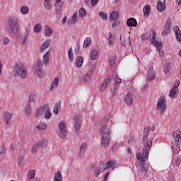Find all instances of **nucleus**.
<instances>
[{
    "mask_svg": "<svg viewBox=\"0 0 181 181\" xmlns=\"http://www.w3.org/2000/svg\"><path fill=\"white\" fill-rule=\"evenodd\" d=\"M74 54H73V48H69L68 51V59L70 62H73V59H74Z\"/></svg>",
    "mask_w": 181,
    "mask_h": 181,
    "instance_id": "nucleus-45",
    "label": "nucleus"
},
{
    "mask_svg": "<svg viewBox=\"0 0 181 181\" xmlns=\"http://www.w3.org/2000/svg\"><path fill=\"white\" fill-rule=\"evenodd\" d=\"M44 6L47 11L52 9V3L51 1H44Z\"/></svg>",
    "mask_w": 181,
    "mask_h": 181,
    "instance_id": "nucleus-51",
    "label": "nucleus"
},
{
    "mask_svg": "<svg viewBox=\"0 0 181 181\" xmlns=\"http://www.w3.org/2000/svg\"><path fill=\"white\" fill-rule=\"evenodd\" d=\"M77 21H78V17L77 16V13H74L73 14L71 19L68 21V25H75Z\"/></svg>",
    "mask_w": 181,
    "mask_h": 181,
    "instance_id": "nucleus-34",
    "label": "nucleus"
},
{
    "mask_svg": "<svg viewBox=\"0 0 181 181\" xmlns=\"http://www.w3.org/2000/svg\"><path fill=\"white\" fill-rule=\"evenodd\" d=\"M172 18H168L164 25V30L162 32L163 36H166L170 33L172 30Z\"/></svg>",
    "mask_w": 181,
    "mask_h": 181,
    "instance_id": "nucleus-11",
    "label": "nucleus"
},
{
    "mask_svg": "<svg viewBox=\"0 0 181 181\" xmlns=\"http://www.w3.org/2000/svg\"><path fill=\"white\" fill-rule=\"evenodd\" d=\"M87 15V11H86V8L83 7L81 8L78 11V16L79 18H84Z\"/></svg>",
    "mask_w": 181,
    "mask_h": 181,
    "instance_id": "nucleus-44",
    "label": "nucleus"
},
{
    "mask_svg": "<svg viewBox=\"0 0 181 181\" xmlns=\"http://www.w3.org/2000/svg\"><path fill=\"white\" fill-rule=\"evenodd\" d=\"M121 45L125 47L127 45H130L131 46V41L129 40V37L128 38H125L120 36Z\"/></svg>",
    "mask_w": 181,
    "mask_h": 181,
    "instance_id": "nucleus-38",
    "label": "nucleus"
},
{
    "mask_svg": "<svg viewBox=\"0 0 181 181\" xmlns=\"http://www.w3.org/2000/svg\"><path fill=\"white\" fill-rule=\"evenodd\" d=\"M111 119V115H105L101 120L100 122L102 124V127L100 129V134L102 136V142L101 146L102 148H107L110 145V142L111 141V134H112V131H111V128L108 127V125L105 124H108V121Z\"/></svg>",
    "mask_w": 181,
    "mask_h": 181,
    "instance_id": "nucleus-1",
    "label": "nucleus"
},
{
    "mask_svg": "<svg viewBox=\"0 0 181 181\" xmlns=\"http://www.w3.org/2000/svg\"><path fill=\"white\" fill-rule=\"evenodd\" d=\"M59 86V77H57L54 79L52 84L51 85L50 90H54L56 87Z\"/></svg>",
    "mask_w": 181,
    "mask_h": 181,
    "instance_id": "nucleus-42",
    "label": "nucleus"
},
{
    "mask_svg": "<svg viewBox=\"0 0 181 181\" xmlns=\"http://www.w3.org/2000/svg\"><path fill=\"white\" fill-rule=\"evenodd\" d=\"M87 151V143H83L79 148V156H83Z\"/></svg>",
    "mask_w": 181,
    "mask_h": 181,
    "instance_id": "nucleus-26",
    "label": "nucleus"
},
{
    "mask_svg": "<svg viewBox=\"0 0 181 181\" xmlns=\"http://www.w3.org/2000/svg\"><path fill=\"white\" fill-rule=\"evenodd\" d=\"M24 112L26 117H30L32 115V105L30 103H27L24 107Z\"/></svg>",
    "mask_w": 181,
    "mask_h": 181,
    "instance_id": "nucleus-20",
    "label": "nucleus"
},
{
    "mask_svg": "<svg viewBox=\"0 0 181 181\" xmlns=\"http://www.w3.org/2000/svg\"><path fill=\"white\" fill-rule=\"evenodd\" d=\"M172 151L173 153H179L180 152V144H176L175 146H172Z\"/></svg>",
    "mask_w": 181,
    "mask_h": 181,
    "instance_id": "nucleus-48",
    "label": "nucleus"
},
{
    "mask_svg": "<svg viewBox=\"0 0 181 181\" xmlns=\"http://www.w3.org/2000/svg\"><path fill=\"white\" fill-rule=\"evenodd\" d=\"M42 60L37 59L33 66L34 74L40 78H42V77H44L45 76V71L42 69Z\"/></svg>",
    "mask_w": 181,
    "mask_h": 181,
    "instance_id": "nucleus-5",
    "label": "nucleus"
},
{
    "mask_svg": "<svg viewBox=\"0 0 181 181\" xmlns=\"http://www.w3.org/2000/svg\"><path fill=\"white\" fill-rule=\"evenodd\" d=\"M45 35L47 37H50L52 35H53V30L50 26L46 25L45 28Z\"/></svg>",
    "mask_w": 181,
    "mask_h": 181,
    "instance_id": "nucleus-29",
    "label": "nucleus"
},
{
    "mask_svg": "<svg viewBox=\"0 0 181 181\" xmlns=\"http://www.w3.org/2000/svg\"><path fill=\"white\" fill-rule=\"evenodd\" d=\"M62 105V102H57L56 104H55V106L54 107V110H53V112L55 115H57V114H59V108H60V105Z\"/></svg>",
    "mask_w": 181,
    "mask_h": 181,
    "instance_id": "nucleus-43",
    "label": "nucleus"
},
{
    "mask_svg": "<svg viewBox=\"0 0 181 181\" xmlns=\"http://www.w3.org/2000/svg\"><path fill=\"white\" fill-rule=\"evenodd\" d=\"M90 57L91 60H96L97 57H98V51L95 49H93L90 52Z\"/></svg>",
    "mask_w": 181,
    "mask_h": 181,
    "instance_id": "nucleus-31",
    "label": "nucleus"
},
{
    "mask_svg": "<svg viewBox=\"0 0 181 181\" xmlns=\"http://www.w3.org/2000/svg\"><path fill=\"white\" fill-rule=\"evenodd\" d=\"M151 42L153 46H155L158 52H159L160 57H163V56H165V52L163 51L160 52L162 50V49H160V47H162V42H159L156 40V32H155V30H153V35L151 39Z\"/></svg>",
    "mask_w": 181,
    "mask_h": 181,
    "instance_id": "nucleus-6",
    "label": "nucleus"
},
{
    "mask_svg": "<svg viewBox=\"0 0 181 181\" xmlns=\"http://www.w3.org/2000/svg\"><path fill=\"white\" fill-rule=\"evenodd\" d=\"M50 46V41L46 40L42 45L40 46V52H42Z\"/></svg>",
    "mask_w": 181,
    "mask_h": 181,
    "instance_id": "nucleus-33",
    "label": "nucleus"
},
{
    "mask_svg": "<svg viewBox=\"0 0 181 181\" xmlns=\"http://www.w3.org/2000/svg\"><path fill=\"white\" fill-rule=\"evenodd\" d=\"M91 169L95 172V177H98V176H100V175H101V173H103V171L101 170V169H100V168H98L95 165L92 166Z\"/></svg>",
    "mask_w": 181,
    "mask_h": 181,
    "instance_id": "nucleus-36",
    "label": "nucleus"
},
{
    "mask_svg": "<svg viewBox=\"0 0 181 181\" xmlns=\"http://www.w3.org/2000/svg\"><path fill=\"white\" fill-rule=\"evenodd\" d=\"M94 70H95V64H93L90 65V70L83 76L84 83H90L91 81V76H93Z\"/></svg>",
    "mask_w": 181,
    "mask_h": 181,
    "instance_id": "nucleus-12",
    "label": "nucleus"
},
{
    "mask_svg": "<svg viewBox=\"0 0 181 181\" xmlns=\"http://www.w3.org/2000/svg\"><path fill=\"white\" fill-rule=\"evenodd\" d=\"M174 33L175 34V37L177 42H181V31L179 27L176 26L173 28Z\"/></svg>",
    "mask_w": 181,
    "mask_h": 181,
    "instance_id": "nucleus-27",
    "label": "nucleus"
},
{
    "mask_svg": "<svg viewBox=\"0 0 181 181\" xmlns=\"http://www.w3.org/2000/svg\"><path fill=\"white\" fill-rule=\"evenodd\" d=\"M76 47L74 49L75 54H78V52H80V45L76 44Z\"/></svg>",
    "mask_w": 181,
    "mask_h": 181,
    "instance_id": "nucleus-60",
    "label": "nucleus"
},
{
    "mask_svg": "<svg viewBox=\"0 0 181 181\" xmlns=\"http://www.w3.org/2000/svg\"><path fill=\"white\" fill-rule=\"evenodd\" d=\"M151 33H147L146 34L141 35V39L142 40H148V39H151Z\"/></svg>",
    "mask_w": 181,
    "mask_h": 181,
    "instance_id": "nucleus-54",
    "label": "nucleus"
},
{
    "mask_svg": "<svg viewBox=\"0 0 181 181\" xmlns=\"http://www.w3.org/2000/svg\"><path fill=\"white\" fill-rule=\"evenodd\" d=\"M53 181H63V175L62 172L58 170L54 175Z\"/></svg>",
    "mask_w": 181,
    "mask_h": 181,
    "instance_id": "nucleus-30",
    "label": "nucleus"
},
{
    "mask_svg": "<svg viewBox=\"0 0 181 181\" xmlns=\"http://www.w3.org/2000/svg\"><path fill=\"white\" fill-rule=\"evenodd\" d=\"M118 18H119V14L117 11H113L110 15V21H118Z\"/></svg>",
    "mask_w": 181,
    "mask_h": 181,
    "instance_id": "nucleus-37",
    "label": "nucleus"
},
{
    "mask_svg": "<svg viewBox=\"0 0 181 181\" xmlns=\"http://www.w3.org/2000/svg\"><path fill=\"white\" fill-rule=\"evenodd\" d=\"M152 146V139H149L148 141L146 143L144 146L142 148V151L137 154V160L140 162V169L141 173L146 176V173H148V167L145 165V162L148 160V158L149 157V148Z\"/></svg>",
    "mask_w": 181,
    "mask_h": 181,
    "instance_id": "nucleus-2",
    "label": "nucleus"
},
{
    "mask_svg": "<svg viewBox=\"0 0 181 181\" xmlns=\"http://www.w3.org/2000/svg\"><path fill=\"white\" fill-rule=\"evenodd\" d=\"M179 86H180V81L176 80L174 83L173 89L176 90Z\"/></svg>",
    "mask_w": 181,
    "mask_h": 181,
    "instance_id": "nucleus-56",
    "label": "nucleus"
},
{
    "mask_svg": "<svg viewBox=\"0 0 181 181\" xmlns=\"http://www.w3.org/2000/svg\"><path fill=\"white\" fill-rule=\"evenodd\" d=\"M20 11L23 15H26V13H29V7L27 6H23L20 8Z\"/></svg>",
    "mask_w": 181,
    "mask_h": 181,
    "instance_id": "nucleus-47",
    "label": "nucleus"
},
{
    "mask_svg": "<svg viewBox=\"0 0 181 181\" xmlns=\"http://www.w3.org/2000/svg\"><path fill=\"white\" fill-rule=\"evenodd\" d=\"M143 12L144 16H149L151 15V6L149 5H146L143 8Z\"/></svg>",
    "mask_w": 181,
    "mask_h": 181,
    "instance_id": "nucleus-35",
    "label": "nucleus"
},
{
    "mask_svg": "<svg viewBox=\"0 0 181 181\" xmlns=\"http://www.w3.org/2000/svg\"><path fill=\"white\" fill-rule=\"evenodd\" d=\"M119 23H120V22L118 21V20L114 21V22L112 25V28H118V26H119Z\"/></svg>",
    "mask_w": 181,
    "mask_h": 181,
    "instance_id": "nucleus-58",
    "label": "nucleus"
},
{
    "mask_svg": "<svg viewBox=\"0 0 181 181\" xmlns=\"http://www.w3.org/2000/svg\"><path fill=\"white\" fill-rule=\"evenodd\" d=\"M90 45H91V38L86 37L83 42V47H84V48L88 47V46H90Z\"/></svg>",
    "mask_w": 181,
    "mask_h": 181,
    "instance_id": "nucleus-49",
    "label": "nucleus"
},
{
    "mask_svg": "<svg viewBox=\"0 0 181 181\" xmlns=\"http://www.w3.org/2000/svg\"><path fill=\"white\" fill-rule=\"evenodd\" d=\"M150 132H151V127H146V128H144V131L143 132L144 135H143L142 142L146 141Z\"/></svg>",
    "mask_w": 181,
    "mask_h": 181,
    "instance_id": "nucleus-24",
    "label": "nucleus"
},
{
    "mask_svg": "<svg viewBox=\"0 0 181 181\" xmlns=\"http://www.w3.org/2000/svg\"><path fill=\"white\" fill-rule=\"evenodd\" d=\"M177 92L176 89L171 88L169 92L170 98H176Z\"/></svg>",
    "mask_w": 181,
    "mask_h": 181,
    "instance_id": "nucleus-46",
    "label": "nucleus"
},
{
    "mask_svg": "<svg viewBox=\"0 0 181 181\" xmlns=\"http://www.w3.org/2000/svg\"><path fill=\"white\" fill-rule=\"evenodd\" d=\"M8 43H9V39L8 37L4 38V40H3V45L4 46H6V45H8Z\"/></svg>",
    "mask_w": 181,
    "mask_h": 181,
    "instance_id": "nucleus-59",
    "label": "nucleus"
},
{
    "mask_svg": "<svg viewBox=\"0 0 181 181\" xmlns=\"http://www.w3.org/2000/svg\"><path fill=\"white\" fill-rule=\"evenodd\" d=\"M155 72L153 71V67L149 68L148 71V81H152V80H155Z\"/></svg>",
    "mask_w": 181,
    "mask_h": 181,
    "instance_id": "nucleus-25",
    "label": "nucleus"
},
{
    "mask_svg": "<svg viewBox=\"0 0 181 181\" xmlns=\"http://www.w3.org/2000/svg\"><path fill=\"white\" fill-rule=\"evenodd\" d=\"M36 129H39V131H45L46 128H47V124L45 122H40L38 125L35 127Z\"/></svg>",
    "mask_w": 181,
    "mask_h": 181,
    "instance_id": "nucleus-40",
    "label": "nucleus"
},
{
    "mask_svg": "<svg viewBox=\"0 0 181 181\" xmlns=\"http://www.w3.org/2000/svg\"><path fill=\"white\" fill-rule=\"evenodd\" d=\"M99 16L102 18L103 21H107L108 19V15H107L106 13L103 11L99 13Z\"/></svg>",
    "mask_w": 181,
    "mask_h": 181,
    "instance_id": "nucleus-53",
    "label": "nucleus"
},
{
    "mask_svg": "<svg viewBox=\"0 0 181 181\" xmlns=\"http://www.w3.org/2000/svg\"><path fill=\"white\" fill-rule=\"evenodd\" d=\"M110 175V173L107 172L103 177V181H107L108 176Z\"/></svg>",
    "mask_w": 181,
    "mask_h": 181,
    "instance_id": "nucleus-61",
    "label": "nucleus"
},
{
    "mask_svg": "<svg viewBox=\"0 0 181 181\" xmlns=\"http://www.w3.org/2000/svg\"><path fill=\"white\" fill-rule=\"evenodd\" d=\"M173 138L175 141L176 145H180L181 144V136L180 130H177L173 133Z\"/></svg>",
    "mask_w": 181,
    "mask_h": 181,
    "instance_id": "nucleus-17",
    "label": "nucleus"
},
{
    "mask_svg": "<svg viewBox=\"0 0 181 181\" xmlns=\"http://www.w3.org/2000/svg\"><path fill=\"white\" fill-rule=\"evenodd\" d=\"M14 72L20 78H26L28 77V70L22 63H16Z\"/></svg>",
    "mask_w": 181,
    "mask_h": 181,
    "instance_id": "nucleus-4",
    "label": "nucleus"
},
{
    "mask_svg": "<svg viewBox=\"0 0 181 181\" xmlns=\"http://www.w3.org/2000/svg\"><path fill=\"white\" fill-rule=\"evenodd\" d=\"M35 33H39L42 30V25L40 24H35L33 27Z\"/></svg>",
    "mask_w": 181,
    "mask_h": 181,
    "instance_id": "nucleus-50",
    "label": "nucleus"
},
{
    "mask_svg": "<svg viewBox=\"0 0 181 181\" xmlns=\"http://www.w3.org/2000/svg\"><path fill=\"white\" fill-rule=\"evenodd\" d=\"M98 2V0H90V4L92 6H95V5H97Z\"/></svg>",
    "mask_w": 181,
    "mask_h": 181,
    "instance_id": "nucleus-62",
    "label": "nucleus"
},
{
    "mask_svg": "<svg viewBox=\"0 0 181 181\" xmlns=\"http://www.w3.org/2000/svg\"><path fill=\"white\" fill-rule=\"evenodd\" d=\"M157 10L158 12H163L165 9H166V6H165V4L162 3V1L159 0L157 2V6H156Z\"/></svg>",
    "mask_w": 181,
    "mask_h": 181,
    "instance_id": "nucleus-28",
    "label": "nucleus"
},
{
    "mask_svg": "<svg viewBox=\"0 0 181 181\" xmlns=\"http://www.w3.org/2000/svg\"><path fill=\"white\" fill-rule=\"evenodd\" d=\"M6 30L8 33L18 34L19 32V20L15 16L8 18Z\"/></svg>",
    "mask_w": 181,
    "mask_h": 181,
    "instance_id": "nucleus-3",
    "label": "nucleus"
},
{
    "mask_svg": "<svg viewBox=\"0 0 181 181\" xmlns=\"http://www.w3.org/2000/svg\"><path fill=\"white\" fill-rule=\"evenodd\" d=\"M111 80H112V76H107L105 79L104 83L100 85L101 91H104V90H105V88H107V87L110 86V83H111Z\"/></svg>",
    "mask_w": 181,
    "mask_h": 181,
    "instance_id": "nucleus-16",
    "label": "nucleus"
},
{
    "mask_svg": "<svg viewBox=\"0 0 181 181\" xmlns=\"http://www.w3.org/2000/svg\"><path fill=\"white\" fill-rule=\"evenodd\" d=\"M115 166H117V162L114 160H108L102 167V169L103 170H107V169H111V168H114Z\"/></svg>",
    "mask_w": 181,
    "mask_h": 181,
    "instance_id": "nucleus-14",
    "label": "nucleus"
},
{
    "mask_svg": "<svg viewBox=\"0 0 181 181\" xmlns=\"http://www.w3.org/2000/svg\"><path fill=\"white\" fill-rule=\"evenodd\" d=\"M179 165H180V158H177L175 160V165L179 166Z\"/></svg>",
    "mask_w": 181,
    "mask_h": 181,
    "instance_id": "nucleus-64",
    "label": "nucleus"
},
{
    "mask_svg": "<svg viewBox=\"0 0 181 181\" xmlns=\"http://www.w3.org/2000/svg\"><path fill=\"white\" fill-rule=\"evenodd\" d=\"M50 56V52L47 51L45 54L43 55V64L45 66H47V63H49V57Z\"/></svg>",
    "mask_w": 181,
    "mask_h": 181,
    "instance_id": "nucleus-41",
    "label": "nucleus"
},
{
    "mask_svg": "<svg viewBox=\"0 0 181 181\" xmlns=\"http://www.w3.org/2000/svg\"><path fill=\"white\" fill-rule=\"evenodd\" d=\"M35 170H30L28 171V176L29 177V179H33L35 177Z\"/></svg>",
    "mask_w": 181,
    "mask_h": 181,
    "instance_id": "nucleus-55",
    "label": "nucleus"
},
{
    "mask_svg": "<svg viewBox=\"0 0 181 181\" xmlns=\"http://www.w3.org/2000/svg\"><path fill=\"white\" fill-rule=\"evenodd\" d=\"M166 108H168V105H166V100H165V96H160L156 105V110L160 111V115H163Z\"/></svg>",
    "mask_w": 181,
    "mask_h": 181,
    "instance_id": "nucleus-7",
    "label": "nucleus"
},
{
    "mask_svg": "<svg viewBox=\"0 0 181 181\" xmlns=\"http://www.w3.org/2000/svg\"><path fill=\"white\" fill-rule=\"evenodd\" d=\"M124 101L127 105H132V103H134V95H132V93L128 92L127 95L124 97Z\"/></svg>",
    "mask_w": 181,
    "mask_h": 181,
    "instance_id": "nucleus-15",
    "label": "nucleus"
},
{
    "mask_svg": "<svg viewBox=\"0 0 181 181\" xmlns=\"http://www.w3.org/2000/svg\"><path fill=\"white\" fill-rule=\"evenodd\" d=\"M127 25L129 28H132V26L134 28H136V26H138V22L136 21V20L135 18H130L127 19Z\"/></svg>",
    "mask_w": 181,
    "mask_h": 181,
    "instance_id": "nucleus-19",
    "label": "nucleus"
},
{
    "mask_svg": "<svg viewBox=\"0 0 181 181\" xmlns=\"http://www.w3.org/2000/svg\"><path fill=\"white\" fill-rule=\"evenodd\" d=\"M28 104H36V93L33 92L29 95Z\"/></svg>",
    "mask_w": 181,
    "mask_h": 181,
    "instance_id": "nucleus-22",
    "label": "nucleus"
},
{
    "mask_svg": "<svg viewBox=\"0 0 181 181\" xmlns=\"http://www.w3.org/2000/svg\"><path fill=\"white\" fill-rule=\"evenodd\" d=\"M108 45L109 46H113L114 45V41L111 40V38H107Z\"/></svg>",
    "mask_w": 181,
    "mask_h": 181,
    "instance_id": "nucleus-63",
    "label": "nucleus"
},
{
    "mask_svg": "<svg viewBox=\"0 0 181 181\" xmlns=\"http://www.w3.org/2000/svg\"><path fill=\"white\" fill-rule=\"evenodd\" d=\"M44 108H45L44 117L45 119H50V118H52V112H50V107H49V105H45Z\"/></svg>",
    "mask_w": 181,
    "mask_h": 181,
    "instance_id": "nucleus-21",
    "label": "nucleus"
},
{
    "mask_svg": "<svg viewBox=\"0 0 181 181\" xmlns=\"http://www.w3.org/2000/svg\"><path fill=\"white\" fill-rule=\"evenodd\" d=\"M74 129L76 135H80V128L81 127V120L80 119V115L74 116Z\"/></svg>",
    "mask_w": 181,
    "mask_h": 181,
    "instance_id": "nucleus-9",
    "label": "nucleus"
},
{
    "mask_svg": "<svg viewBox=\"0 0 181 181\" xmlns=\"http://www.w3.org/2000/svg\"><path fill=\"white\" fill-rule=\"evenodd\" d=\"M170 70H172V65L170 64V62H165L163 68L165 74H168Z\"/></svg>",
    "mask_w": 181,
    "mask_h": 181,
    "instance_id": "nucleus-39",
    "label": "nucleus"
},
{
    "mask_svg": "<svg viewBox=\"0 0 181 181\" xmlns=\"http://www.w3.org/2000/svg\"><path fill=\"white\" fill-rule=\"evenodd\" d=\"M12 117H13V114L9 112H4V120L6 122L7 127H10L11 122H12Z\"/></svg>",
    "mask_w": 181,
    "mask_h": 181,
    "instance_id": "nucleus-13",
    "label": "nucleus"
},
{
    "mask_svg": "<svg viewBox=\"0 0 181 181\" xmlns=\"http://www.w3.org/2000/svg\"><path fill=\"white\" fill-rule=\"evenodd\" d=\"M115 82L116 83V84H121V83L122 82V81L121 80V78L118 76V75H116L115 78Z\"/></svg>",
    "mask_w": 181,
    "mask_h": 181,
    "instance_id": "nucleus-57",
    "label": "nucleus"
},
{
    "mask_svg": "<svg viewBox=\"0 0 181 181\" xmlns=\"http://www.w3.org/2000/svg\"><path fill=\"white\" fill-rule=\"evenodd\" d=\"M29 35H30V26L28 25L25 27V30L24 33V37L21 41L22 45H25L26 43V40L28 37H29Z\"/></svg>",
    "mask_w": 181,
    "mask_h": 181,
    "instance_id": "nucleus-18",
    "label": "nucleus"
},
{
    "mask_svg": "<svg viewBox=\"0 0 181 181\" xmlns=\"http://www.w3.org/2000/svg\"><path fill=\"white\" fill-rule=\"evenodd\" d=\"M59 136L61 139H64L66 136L67 135V127H66V123L64 122H62L59 124Z\"/></svg>",
    "mask_w": 181,
    "mask_h": 181,
    "instance_id": "nucleus-10",
    "label": "nucleus"
},
{
    "mask_svg": "<svg viewBox=\"0 0 181 181\" xmlns=\"http://www.w3.org/2000/svg\"><path fill=\"white\" fill-rule=\"evenodd\" d=\"M45 110L46 108H45V105L43 107H38L35 113L36 118H40L41 115H43V112H45Z\"/></svg>",
    "mask_w": 181,
    "mask_h": 181,
    "instance_id": "nucleus-32",
    "label": "nucleus"
},
{
    "mask_svg": "<svg viewBox=\"0 0 181 181\" xmlns=\"http://www.w3.org/2000/svg\"><path fill=\"white\" fill-rule=\"evenodd\" d=\"M83 62H84V58L83 57L81 56L77 57L75 61V67H77L78 69L81 67V66H83Z\"/></svg>",
    "mask_w": 181,
    "mask_h": 181,
    "instance_id": "nucleus-23",
    "label": "nucleus"
},
{
    "mask_svg": "<svg viewBox=\"0 0 181 181\" xmlns=\"http://www.w3.org/2000/svg\"><path fill=\"white\" fill-rule=\"evenodd\" d=\"M47 144H49V141L45 139L37 141L32 148L33 155H36L40 149L45 148V146H47Z\"/></svg>",
    "mask_w": 181,
    "mask_h": 181,
    "instance_id": "nucleus-8",
    "label": "nucleus"
},
{
    "mask_svg": "<svg viewBox=\"0 0 181 181\" xmlns=\"http://www.w3.org/2000/svg\"><path fill=\"white\" fill-rule=\"evenodd\" d=\"M109 64H110L111 69L115 67V57H111L109 59Z\"/></svg>",
    "mask_w": 181,
    "mask_h": 181,
    "instance_id": "nucleus-52",
    "label": "nucleus"
}]
</instances>
